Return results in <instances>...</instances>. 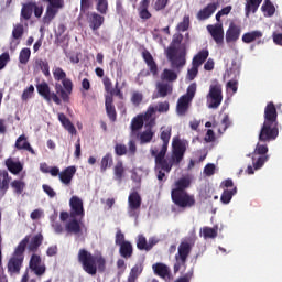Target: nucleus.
I'll use <instances>...</instances> for the list:
<instances>
[{
  "label": "nucleus",
  "mask_w": 282,
  "mask_h": 282,
  "mask_svg": "<svg viewBox=\"0 0 282 282\" xmlns=\"http://www.w3.org/2000/svg\"><path fill=\"white\" fill-rule=\"evenodd\" d=\"M161 140L163 141L161 150L159 152L153 149L151 150L152 155L155 158V172L159 182H162L166 177V173H171L173 165L182 162L186 151V144L180 139L174 138L172 142V155L171 158H166L169 141L171 140V127L161 128Z\"/></svg>",
  "instance_id": "nucleus-1"
},
{
  "label": "nucleus",
  "mask_w": 282,
  "mask_h": 282,
  "mask_svg": "<svg viewBox=\"0 0 282 282\" xmlns=\"http://www.w3.org/2000/svg\"><path fill=\"white\" fill-rule=\"evenodd\" d=\"M279 138V112L273 101L267 104L264 108V121L261 126L259 142H274Z\"/></svg>",
  "instance_id": "nucleus-2"
},
{
  "label": "nucleus",
  "mask_w": 282,
  "mask_h": 282,
  "mask_svg": "<svg viewBox=\"0 0 282 282\" xmlns=\"http://www.w3.org/2000/svg\"><path fill=\"white\" fill-rule=\"evenodd\" d=\"M52 73L54 80L57 82L55 84L56 94L61 96L64 102H67V100H69V96H72V91L74 90V83H72V79L67 78V73L58 66L53 67Z\"/></svg>",
  "instance_id": "nucleus-3"
},
{
  "label": "nucleus",
  "mask_w": 282,
  "mask_h": 282,
  "mask_svg": "<svg viewBox=\"0 0 282 282\" xmlns=\"http://www.w3.org/2000/svg\"><path fill=\"white\" fill-rule=\"evenodd\" d=\"M189 185L191 181L186 177L175 183V188L172 189V199L176 206L188 208L195 204V198L186 193V188H188Z\"/></svg>",
  "instance_id": "nucleus-4"
},
{
  "label": "nucleus",
  "mask_w": 282,
  "mask_h": 282,
  "mask_svg": "<svg viewBox=\"0 0 282 282\" xmlns=\"http://www.w3.org/2000/svg\"><path fill=\"white\" fill-rule=\"evenodd\" d=\"M182 43V35H174L172 45L166 50V56L173 69H180L186 65V51L177 48Z\"/></svg>",
  "instance_id": "nucleus-5"
},
{
  "label": "nucleus",
  "mask_w": 282,
  "mask_h": 282,
  "mask_svg": "<svg viewBox=\"0 0 282 282\" xmlns=\"http://www.w3.org/2000/svg\"><path fill=\"white\" fill-rule=\"evenodd\" d=\"M78 261L83 265V270L87 272V274H96L99 270L105 268V259L101 256H93L89 251L85 249H80L78 252Z\"/></svg>",
  "instance_id": "nucleus-6"
},
{
  "label": "nucleus",
  "mask_w": 282,
  "mask_h": 282,
  "mask_svg": "<svg viewBox=\"0 0 282 282\" xmlns=\"http://www.w3.org/2000/svg\"><path fill=\"white\" fill-rule=\"evenodd\" d=\"M153 113H155V107L150 106L144 115H139L134 117L131 121V133L132 135H137V133L144 127V122L149 124V127H153L155 123V119H153Z\"/></svg>",
  "instance_id": "nucleus-7"
},
{
  "label": "nucleus",
  "mask_w": 282,
  "mask_h": 282,
  "mask_svg": "<svg viewBox=\"0 0 282 282\" xmlns=\"http://www.w3.org/2000/svg\"><path fill=\"white\" fill-rule=\"evenodd\" d=\"M197 91V84H192L187 88L186 95H183L176 106V113L178 116H186V111H188V107H191V102L193 98H195V94Z\"/></svg>",
  "instance_id": "nucleus-8"
},
{
  "label": "nucleus",
  "mask_w": 282,
  "mask_h": 282,
  "mask_svg": "<svg viewBox=\"0 0 282 282\" xmlns=\"http://www.w3.org/2000/svg\"><path fill=\"white\" fill-rule=\"evenodd\" d=\"M25 241L22 240L19 246L15 248L13 256L9 260L8 270L11 274H15L21 270V265L23 264V252H25Z\"/></svg>",
  "instance_id": "nucleus-9"
},
{
  "label": "nucleus",
  "mask_w": 282,
  "mask_h": 282,
  "mask_svg": "<svg viewBox=\"0 0 282 282\" xmlns=\"http://www.w3.org/2000/svg\"><path fill=\"white\" fill-rule=\"evenodd\" d=\"M268 144L257 143L256 149L252 153V165L254 171H259L270 160L268 155Z\"/></svg>",
  "instance_id": "nucleus-10"
},
{
  "label": "nucleus",
  "mask_w": 282,
  "mask_h": 282,
  "mask_svg": "<svg viewBox=\"0 0 282 282\" xmlns=\"http://www.w3.org/2000/svg\"><path fill=\"white\" fill-rule=\"evenodd\" d=\"M206 58H208V51L207 50L200 51L193 58L192 67L187 70L188 80H195V78H196V76L199 72V67H202V64L206 61Z\"/></svg>",
  "instance_id": "nucleus-11"
},
{
  "label": "nucleus",
  "mask_w": 282,
  "mask_h": 282,
  "mask_svg": "<svg viewBox=\"0 0 282 282\" xmlns=\"http://www.w3.org/2000/svg\"><path fill=\"white\" fill-rule=\"evenodd\" d=\"M37 94L44 98L47 102L53 100L55 105H61V97H58L57 93H54L50 89V84L46 82H42L36 85Z\"/></svg>",
  "instance_id": "nucleus-12"
},
{
  "label": "nucleus",
  "mask_w": 282,
  "mask_h": 282,
  "mask_svg": "<svg viewBox=\"0 0 282 282\" xmlns=\"http://www.w3.org/2000/svg\"><path fill=\"white\" fill-rule=\"evenodd\" d=\"M29 265L31 272H26V274H29L30 279H32V272L33 274H36V276H42V274H45V264L41 263V256L33 253L31 256Z\"/></svg>",
  "instance_id": "nucleus-13"
},
{
  "label": "nucleus",
  "mask_w": 282,
  "mask_h": 282,
  "mask_svg": "<svg viewBox=\"0 0 282 282\" xmlns=\"http://www.w3.org/2000/svg\"><path fill=\"white\" fill-rule=\"evenodd\" d=\"M238 76H239L238 67H231V68L227 69V72L225 74V78H232L226 85L227 91H232V94H237V89H239V87H238L239 82L237 80Z\"/></svg>",
  "instance_id": "nucleus-14"
},
{
  "label": "nucleus",
  "mask_w": 282,
  "mask_h": 282,
  "mask_svg": "<svg viewBox=\"0 0 282 282\" xmlns=\"http://www.w3.org/2000/svg\"><path fill=\"white\" fill-rule=\"evenodd\" d=\"M228 127H230V118L228 117V115H224L219 123L214 121L213 142H215L216 138H219V135H223V133L226 132V129H228Z\"/></svg>",
  "instance_id": "nucleus-15"
},
{
  "label": "nucleus",
  "mask_w": 282,
  "mask_h": 282,
  "mask_svg": "<svg viewBox=\"0 0 282 282\" xmlns=\"http://www.w3.org/2000/svg\"><path fill=\"white\" fill-rule=\"evenodd\" d=\"M188 252H191V246L187 242H182L178 247V256H176L177 264L174 265L175 272L180 270V264L186 261Z\"/></svg>",
  "instance_id": "nucleus-16"
},
{
  "label": "nucleus",
  "mask_w": 282,
  "mask_h": 282,
  "mask_svg": "<svg viewBox=\"0 0 282 282\" xmlns=\"http://www.w3.org/2000/svg\"><path fill=\"white\" fill-rule=\"evenodd\" d=\"M23 241H25V247L28 246V250H30V252H36V250H39V246L43 243V236L42 235H36L33 237L28 236L23 239Z\"/></svg>",
  "instance_id": "nucleus-17"
},
{
  "label": "nucleus",
  "mask_w": 282,
  "mask_h": 282,
  "mask_svg": "<svg viewBox=\"0 0 282 282\" xmlns=\"http://www.w3.org/2000/svg\"><path fill=\"white\" fill-rule=\"evenodd\" d=\"M74 175H76V166H68L59 173V181L65 186H69L72 180H74Z\"/></svg>",
  "instance_id": "nucleus-18"
},
{
  "label": "nucleus",
  "mask_w": 282,
  "mask_h": 282,
  "mask_svg": "<svg viewBox=\"0 0 282 282\" xmlns=\"http://www.w3.org/2000/svg\"><path fill=\"white\" fill-rule=\"evenodd\" d=\"M70 216L76 217L78 215H84V209H83V199H80L78 196H73L70 198Z\"/></svg>",
  "instance_id": "nucleus-19"
},
{
  "label": "nucleus",
  "mask_w": 282,
  "mask_h": 282,
  "mask_svg": "<svg viewBox=\"0 0 282 282\" xmlns=\"http://www.w3.org/2000/svg\"><path fill=\"white\" fill-rule=\"evenodd\" d=\"M88 23L89 28H91L94 32H96V30H100V28L105 23V18L96 12H93L88 14Z\"/></svg>",
  "instance_id": "nucleus-20"
},
{
  "label": "nucleus",
  "mask_w": 282,
  "mask_h": 282,
  "mask_svg": "<svg viewBox=\"0 0 282 282\" xmlns=\"http://www.w3.org/2000/svg\"><path fill=\"white\" fill-rule=\"evenodd\" d=\"M128 203L129 213L130 215H133V210H138V208H140V205L142 204V198H140V194H138V192H132L129 195Z\"/></svg>",
  "instance_id": "nucleus-21"
},
{
  "label": "nucleus",
  "mask_w": 282,
  "mask_h": 282,
  "mask_svg": "<svg viewBox=\"0 0 282 282\" xmlns=\"http://www.w3.org/2000/svg\"><path fill=\"white\" fill-rule=\"evenodd\" d=\"M241 36V29L235 24H230L229 29L226 32V42L227 43H235V41L239 40Z\"/></svg>",
  "instance_id": "nucleus-22"
},
{
  "label": "nucleus",
  "mask_w": 282,
  "mask_h": 282,
  "mask_svg": "<svg viewBox=\"0 0 282 282\" xmlns=\"http://www.w3.org/2000/svg\"><path fill=\"white\" fill-rule=\"evenodd\" d=\"M15 148L23 151H29V153H32V155H35L36 152L34 149H32V145H30V142H28V137L24 134L20 135L15 141Z\"/></svg>",
  "instance_id": "nucleus-23"
},
{
  "label": "nucleus",
  "mask_w": 282,
  "mask_h": 282,
  "mask_svg": "<svg viewBox=\"0 0 282 282\" xmlns=\"http://www.w3.org/2000/svg\"><path fill=\"white\" fill-rule=\"evenodd\" d=\"M213 40L215 43H217V45L224 44V24L216 23L213 26Z\"/></svg>",
  "instance_id": "nucleus-24"
},
{
  "label": "nucleus",
  "mask_w": 282,
  "mask_h": 282,
  "mask_svg": "<svg viewBox=\"0 0 282 282\" xmlns=\"http://www.w3.org/2000/svg\"><path fill=\"white\" fill-rule=\"evenodd\" d=\"M224 100V95L221 93V85L213 86V109H217L221 101Z\"/></svg>",
  "instance_id": "nucleus-25"
},
{
  "label": "nucleus",
  "mask_w": 282,
  "mask_h": 282,
  "mask_svg": "<svg viewBox=\"0 0 282 282\" xmlns=\"http://www.w3.org/2000/svg\"><path fill=\"white\" fill-rule=\"evenodd\" d=\"M151 0H141L138 7L140 19H151V12H149V6Z\"/></svg>",
  "instance_id": "nucleus-26"
},
{
  "label": "nucleus",
  "mask_w": 282,
  "mask_h": 282,
  "mask_svg": "<svg viewBox=\"0 0 282 282\" xmlns=\"http://www.w3.org/2000/svg\"><path fill=\"white\" fill-rule=\"evenodd\" d=\"M262 2L263 0H248L245 7L246 17H250V12L256 14L259 10V6H261Z\"/></svg>",
  "instance_id": "nucleus-27"
},
{
  "label": "nucleus",
  "mask_w": 282,
  "mask_h": 282,
  "mask_svg": "<svg viewBox=\"0 0 282 282\" xmlns=\"http://www.w3.org/2000/svg\"><path fill=\"white\" fill-rule=\"evenodd\" d=\"M58 120L62 123V126L64 127V129H66V131H68V133H70L72 135H76V128L74 127L72 121H69V119H67V117L64 113L58 115Z\"/></svg>",
  "instance_id": "nucleus-28"
},
{
  "label": "nucleus",
  "mask_w": 282,
  "mask_h": 282,
  "mask_svg": "<svg viewBox=\"0 0 282 282\" xmlns=\"http://www.w3.org/2000/svg\"><path fill=\"white\" fill-rule=\"evenodd\" d=\"M7 169L13 173V175H17L23 171V165L19 161H14L12 159H9L6 161Z\"/></svg>",
  "instance_id": "nucleus-29"
},
{
  "label": "nucleus",
  "mask_w": 282,
  "mask_h": 282,
  "mask_svg": "<svg viewBox=\"0 0 282 282\" xmlns=\"http://www.w3.org/2000/svg\"><path fill=\"white\" fill-rule=\"evenodd\" d=\"M13 41L11 42V47L17 50V45H19V39L23 36V25L17 24L12 31Z\"/></svg>",
  "instance_id": "nucleus-30"
},
{
  "label": "nucleus",
  "mask_w": 282,
  "mask_h": 282,
  "mask_svg": "<svg viewBox=\"0 0 282 282\" xmlns=\"http://www.w3.org/2000/svg\"><path fill=\"white\" fill-rule=\"evenodd\" d=\"M74 217L76 216H70V219L66 224L65 228L67 232H73L74 235H78V232H80V224Z\"/></svg>",
  "instance_id": "nucleus-31"
},
{
  "label": "nucleus",
  "mask_w": 282,
  "mask_h": 282,
  "mask_svg": "<svg viewBox=\"0 0 282 282\" xmlns=\"http://www.w3.org/2000/svg\"><path fill=\"white\" fill-rule=\"evenodd\" d=\"M263 36V32L261 31H251L247 32L242 35V41L245 43H253V41H257V39H261Z\"/></svg>",
  "instance_id": "nucleus-32"
},
{
  "label": "nucleus",
  "mask_w": 282,
  "mask_h": 282,
  "mask_svg": "<svg viewBox=\"0 0 282 282\" xmlns=\"http://www.w3.org/2000/svg\"><path fill=\"white\" fill-rule=\"evenodd\" d=\"M261 10L264 13V17H274V12H276V8L271 0H264Z\"/></svg>",
  "instance_id": "nucleus-33"
},
{
  "label": "nucleus",
  "mask_w": 282,
  "mask_h": 282,
  "mask_svg": "<svg viewBox=\"0 0 282 282\" xmlns=\"http://www.w3.org/2000/svg\"><path fill=\"white\" fill-rule=\"evenodd\" d=\"M235 195H237V187H232V189H224L220 196V202L223 204H230Z\"/></svg>",
  "instance_id": "nucleus-34"
},
{
  "label": "nucleus",
  "mask_w": 282,
  "mask_h": 282,
  "mask_svg": "<svg viewBox=\"0 0 282 282\" xmlns=\"http://www.w3.org/2000/svg\"><path fill=\"white\" fill-rule=\"evenodd\" d=\"M106 111L110 120H116V108H113V98L106 96Z\"/></svg>",
  "instance_id": "nucleus-35"
},
{
  "label": "nucleus",
  "mask_w": 282,
  "mask_h": 282,
  "mask_svg": "<svg viewBox=\"0 0 282 282\" xmlns=\"http://www.w3.org/2000/svg\"><path fill=\"white\" fill-rule=\"evenodd\" d=\"M156 89L159 91V95L162 98H164V97L169 96V94H171L173 91V86H171V84L159 83L156 85Z\"/></svg>",
  "instance_id": "nucleus-36"
},
{
  "label": "nucleus",
  "mask_w": 282,
  "mask_h": 282,
  "mask_svg": "<svg viewBox=\"0 0 282 282\" xmlns=\"http://www.w3.org/2000/svg\"><path fill=\"white\" fill-rule=\"evenodd\" d=\"M143 58L147 65L150 67L152 74H158V66L155 65V62L153 61V56L151 55V53L143 52Z\"/></svg>",
  "instance_id": "nucleus-37"
},
{
  "label": "nucleus",
  "mask_w": 282,
  "mask_h": 282,
  "mask_svg": "<svg viewBox=\"0 0 282 282\" xmlns=\"http://www.w3.org/2000/svg\"><path fill=\"white\" fill-rule=\"evenodd\" d=\"M9 184H10V178L8 177V172H4L2 174V177L0 178V194H1V197H3V195H6V193L9 188Z\"/></svg>",
  "instance_id": "nucleus-38"
},
{
  "label": "nucleus",
  "mask_w": 282,
  "mask_h": 282,
  "mask_svg": "<svg viewBox=\"0 0 282 282\" xmlns=\"http://www.w3.org/2000/svg\"><path fill=\"white\" fill-rule=\"evenodd\" d=\"M11 188H13V193H15V195H21L23 191H25V182L15 180L11 182Z\"/></svg>",
  "instance_id": "nucleus-39"
},
{
  "label": "nucleus",
  "mask_w": 282,
  "mask_h": 282,
  "mask_svg": "<svg viewBox=\"0 0 282 282\" xmlns=\"http://www.w3.org/2000/svg\"><path fill=\"white\" fill-rule=\"evenodd\" d=\"M35 68L41 69V72H43L44 76H51V74H50V64L46 61L36 59L35 61Z\"/></svg>",
  "instance_id": "nucleus-40"
},
{
  "label": "nucleus",
  "mask_w": 282,
  "mask_h": 282,
  "mask_svg": "<svg viewBox=\"0 0 282 282\" xmlns=\"http://www.w3.org/2000/svg\"><path fill=\"white\" fill-rule=\"evenodd\" d=\"M153 270L155 274H159V276H162L163 279H165V276H169V267L162 263L154 264Z\"/></svg>",
  "instance_id": "nucleus-41"
},
{
  "label": "nucleus",
  "mask_w": 282,
  "mask_h": 282,
  "mask_svg": "<svg viewBox=\"0 0 282 282\" xmlns=\"http://www.w3.org/2000/svg\"><path fill=\"white\" fill-rule=\"evenodd\" d=\"M213 14V4H208L205 9L200 10L197 14L199 21H206Z\"/></svg>",
  "instance_id": "nucleus-42"
},
{
  "label": "nucleus",
  "mask_w": 282,
  "mask_h": 282,
  "mask_svg": "<svg viewBox=\"0 0 282 282\" xmlns=\"http://www.w3.org/2000/svg\"><path fill=\"white\" fill-rule=\"evenodd\" d=\"M133 252V247L131 246V242H123L120 246V254L123 256L126 259L131 257Z\"/></svg>",
  "instance_id": "nucleus-43"
},
{
  "label": "nucleus",
  "mask_w": 282,
  "mask_h": 282,
  "mask_svg": "<svg viewBox=\"0 0 282 282\" xmlns=\"http://www.w3.org/2000/svg\"><path fill=\"white\" fill-rule=\"evenodd\" d=\"M112 164H113V156H111V154H106L105 156H102L101 172L105 173L107 169H111Z\"/></svg>",
  "instance_id": "nucleus-44"
},
{
  "label": "nucleus",
  "mask_w": 282,
  "mask_h": 282,
  "mask_svg": "<svg viewBox=\"0 0 282 282\" xmlns=\"http://www.w3.org/2000/svg\"><path fill=\"white\" fill-rule=\"evenodd\" d=\"M161 78L162 80H167V83H173V80H177V73L171 69H164Z\"/></svg>",
  "instance_id": "nucleus-45"
},
{
  "label": "nucleus",
  "mask_w": 282,
  "mask_h": 282,
  "mask_svg": "<svg viewBox=\"0 0 282 282\" xmlns=\"http://www.w3.org/2000/svg\"><path fill=\"white\" fill-rule=\"evenodd\" d=\"M30 56H32V51H30V48H22L19 55V62L22 65H28V61H30Z\"/></svg>",
  "instance_id": "nucleus-46"
},
{
  "label": "nucleus",
  "mask_w": 282,
  "mask_h": 282,
  "mask_svg": "<svg viewBox=\"0 0 282 282\" xmlns=\"http://www.w3.org/2000/svg\"><path fill=\"white\" fill-rule=\"evenodd\" d=\"M153 135H155V132H153L151 129L143 131L140 134L141 143L147 144V142H150L151 140H153Z\"/></svg>",
  "instance_id": "nucleus-47"
},
{
  "label": "nucleus",
  "mask_w": 282,
  "mask_h": 282,
  "mask_svg": "<svg viewBox=\"0 0 282 282\" xmlns=\"http://www.w3.org/2000/svg\"><path fill=\"white\" fill-rule=\"evenodd\" d=\"M137 247L139 248V250H151V246H149V242H147V238L142 235L138 236Z\"/></svg>",
  "instance_id": "nucleus-48"
},
{
  "label": "nucleus",
  "mask_w": 282,
  "mask_h": 282,
  "mask_svg": "<svg viewBox=\"0 0 282 282\" xmlns=\"http://www.w3.org/2000/svg\"><path fill=\"white\" fill-rule=\"evenodd\" d=\"M33 8H34V2H30L23 6L22 8L23 19H30V17H32Z\"/></svg>",
  "instance_id": "nucleus-49"
},
{
  "label": "nucleus",
  "mask_w": 282,
  "mask_h": 282,
  "mask_svg": "<svg viewBox=\"0 0 282 282\" xmlns=\"http://www.w3.org/2000/svg\"><path fill=\"white\" fill-rule=\"evenodd\" d=\"M97 4V10L100 14H107V10L109 8V3L107 0H95Z\"/></svg>",
  "instance_id": "nucleus-50"
},
{
  "label": "nucleus",
  "mask_w": 282,
  "mask_h": 282,
  "mask_svg": "<svg viewBox=\"0 0 282 282\" xmlns=\"http://www.w3.org/2000/svg\"><path fill=\"white\" fill-rule=\"evenodd\" d=\"M188 25H191V18L185 15L183 21L177 25L178 32H186V30H188Z\"/></svg>",
  "instance_id": "nucleus-51"
},
{
  "label": "nucleus",
  "mask_w": 282,
  "mask_h": 282,
  "mask_svg": "<svg viewBox=\"0 0 282 282\" xmlns=\"http://www.w3.org/2000/svg\"><path fill=\"white\" fill-rule=\"evenodd\" d=\"M142 273V267L141 265H135L131 269L129 281H135L138 276Z\"/></svg>",
  "instance_id": "nucleus-52"
},
{
  "label": "nucleus",
  "mask_w": 282,
  "mask_h": 282,
  "mask_svg": "<svg viewBox=\"0 0 282 282\" xmlns=\"http://www.w3.org/2000/svg\"><path fill=\"white\" fill-rule=\"evenodd\" d=\"M200 237H204L205 239H213V228L203 227L200 229Z\"/></svg>",
  "instance_id": "nucleus-53"
},
{
  "label": "nucleus",
  "mask_w": 282,
  "mask_h": 282,
  "mask_svg": "<svg viewBox=\"0 0 282 282\" xmlns=\"http://www.w3.org/2000/svg\"><path fill=\"white\" fill-rule=\"evenodd\" d=\"M123 173H124V167H122V163L121 162L117 163L115 166V175L117 180H122Z\"/></svg>",
  "instance_id": "nucleus-54"
},
{
  "label": "nucleus",
  "mask_w": 282,
  "mask_h": 282,
  "mask_svg": "<svg viewBox=\"0 0 282 282\" xmlns=\"http://www.w3.org/2000/svg\"><path fill=\"white\" fill-rule=\"evenodd\" d=\"M33 94H34V87L31 85L24 89V91L22 94V100H30V98H32Z\"/></svg>",
  "instance_id": "nucleus-55"
},
{
  "label": "nucleus",
  "mask_w": 282,
  "mask_h": 282,
  "mask_svg": "<svg viewBox=\"0 0 282 282\" xmlns=\"http://www.w3.org/2000/svg\"><path fill=\"white\" fill-rule=\"evenodd\" d=\"M9 62H10V54L3 53L2 55H0V70L4 69Z\"/></svg>",
  "instance_id": "nucleus-56"
},
{
  "label": "nucleus",
  "mask_w": 282,
  "mask_h": 282,
  "mask_svg": "<svg viewBox=\"0 0 282 282\" xmlns=\"http://www.w3.org/2000/svg\"><path fill=\"white\" fill-rule=\"evenodd\" d=\"M142 93L139 91H134L132 93V97H131V102L135 106L140 105V102H142Z\"/></svg>",
  "instance_id": "nucleus-57"
},
{
  "label": "nucleus",
  "mask_w": 282,
  "mask_h": 282,
  "mask_svg": "<svg viewBox=\"0 0 282 282\" xmlns=\"http://www.w3.org/2000/svg\"><path fill=\"white\" fill-rule=\"evenodd\" d=\"M169 6V0H155L154 1V10L160 11L164 10Z\"/></svg>",
  "instance_id": "nucleus-58"
},
{
  "label": "nucleus",
  "mask_w": 282,
  "mask_h": 282,
  "mask_svg": "<svg viewBox=\"0 0 282 282\" xmlns=\"http://www.w3.org/2000/svg\"><path fill=\"white\" fill-rule=\"evenodd\" d=\"M155 111H159V113H166V111H169V102L164 101L159 104V106L154 108V113Z\"/></svg>",
  "instance_id": "nucleus-59"
},
{
  "label": "nucleus",
  "mask_w": 282,
  "mask_h": 282,
  "mask_svg": "<svg viewBox=\"0 0 282 282\" xmlns=\"http://www.w3.org/2000/svg\"><path fill=\"white\" fill-rule=\"evenodd\" d=\"M117 155H127V145L124 144H117L115 148Z\"/></svg>",
  "instance_id": "nucleus-60"
},
{
  "label": "nucleus",
  "mask_w": 282,
  "mask_h": 282,
  "mask_svg": "<svg viewBox=\"0 0 282 282\" xmlns=\"http://www.w3.org/2000/svg\"><path fill=\"white\" fill-rule=\"evenodd\" d=\"M42 188H43L44 193H46V195H48V197H56V192L54 191V188H52V186L43 185Z\"/></svg>",
  "instance_id": "nucleus-61"
},
{
  "label": "nucleus",
  "mask_w": 282,
  "mask_h": 282,
  "mask_svg": "<svg viewBox=\"0 0 282 282\" xmlns=\"http://www.w3.org/2000/svg\"><path fill=\"white\" fill-rule=\"evenodd\" d=\"M116 243H117V246H122V243H127V241L124 240V234H122V231L117 232Z\"/></svg>",
  "instance_id": "nucleus-62"
},
{
  "label": "nucleus",
  "mask_w": 282,
  "mask_h": 282,
  "mask_svg": "<svg viewBox=\"0 0 282 282\" xmlns=\"http://www.w3.org/2000/svg\"><path fill=\"white\" fill-rule=\"evenodd\" d=\"M33 12H34L35 17L40 18L43 14V7L42 6H37L34 2Z\"/></svg>",
  "instance_id": "nucleus-63"
},
{
  "label": "nucleus",
  "mask_w": 282,
  "mask_h": 282,
  "mask_svg": "<svg viewBox=\"0 0 282 282\" xmlns=\"http://www.w3.org/2000/svg\"><path fill=\"white\" fill-rule=\"evenodd\" d=\"M273 42L275 45H282V33L273 34Z\"/></svg>",
  "instance_id": "nucleus-64"
}]
</instances>
